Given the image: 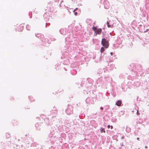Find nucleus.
<instances>
[{
  "label": "nucleus",
  "instance_id": "obj_1",
  "mask_svg": "<svg viewBox=\"0 0 149 149\" xmlns=\"http://www.w3.org/2000/svg\"><path fill=\"white\" fill-rule=\"evenodd\" d=\"M102 44L106 48H107L109 46V43L106 40L105 38L102 39L101 41Z\"/></svg>",
  "mask_w": 149,
  "mask_h": 149
},
{
  "label": "nucleus",
  "instance_id": "obj_2",
  "mask_svg": "<svg viewBox=\"0 0 149 149\" xmlns=\"http://www.w3.org/2000/svg\"><path fill=\"white\" fill-rule=\"evenodd\" d=\"M102 29L100 28L98 29L97 31L95 32V33L96 36L97 34H100L102 32Z\"/></svg>",
  "mask_w": 149,
  "mask_h": 149
},
{
  "label": "nucleus",
  "instance_id": "obj_3",
  "mask_svg": "<svg viewBox=\"0 0 149 149\" xmlns=\"http://www.w3.org/2000/svg\"><path fill=\"white\" fill-rule=\"evenodd\" d=\"M121 104V101L120 100H118L116 103V104L118 106H120Z\"/></svg>",
  "mask_w": 149,
  "mask_h": 149
},
{
  "label": "nucleus",
  "instance_id": "obj_4",
  "mask_svg": "<svg viewBox=\"0 0 149 149\" xmlns=\"http://www.w3.org/2000/svg\"><path fill=\"white\" fill-rule=\"evenodd\" d=\"M19 27L20 28V30H19V29H18V31H22L23 29V26L22 25H21L19 26Z\"/></svg>",
  "mask_w": 149,
  "mask_h": 149
},
{
  "label": "nucleus",
  "instance_id": "obj_5",
  "mask_svg": "<svg viewBox=\"0 0 149 149\" xmlns=\"http://www.w3.org/2000/svg\"><path fill=\"white\" fill-rule=\"evenodd\" d=\"M104 129L102 128V127H101L100 129V130L101 131V133H102V132H103L104 133L105 132V131L104 130Z\"/></svg>",
  "mask_w": 149,
  "mask_h": 149
},
{
  "label": "nucleus",
  "instance_id": "obj_6",
  "mask_svg": "<svg viewBox=\"0 0 149 149\" xmlns=\"http://www.w3.org/2000/svg\"><path fill=\"white\" fill-rule=\"evenodd\" d=\"M104 47H102L100 49V52L102 53L104 52Z\"/></svg>",
  "mask_w": 149,
  "mask_h": 149
},
{
  "label": "nucleus",
  "instance_id": "obj_7",
  "mask_svg": "<svg viewBox=\"0 0 149 149\" xmlns=\"http://www.w3.org/2000/svg\"><path fill=\"white\" fill-rule=\"evenodd\" d=\"M93 29V30L95 32L96 31H97V28L96 27H94L93 26L92 28Z\"/></svg>",
  "mask_w": 149,
  "mask_h": 149
},
{
  "label": "nucleus",
  "instance_id": "obj_8",
  "mask_svg": "<svg viewBox=\"0 0 149 149\" xmlns=\"http://www.w3.org/2000/svg\"><path fill=\"white\" fill-rule=\"evenodd\" d=\"M6 136H7L8 138H9L10 137V135L8 134L6 135Z\"/></svg>",
  "mask_w": 149,
  "mask_h": 149
},
{
  "label": "nucleus",
  "instance_id": "obj_9",
  "mask_svg": "<svg viewBox=\"0 0 149 149\" xmlns=\"http://www.w3.org/2000/svg\"><path fill=\"white\" fill-rule=\"evenodd\" d=\"M74 12V15H77V12H75V11Z\"/></svg>",
  "mask_w": 149,
  "mask_h": 149
},
{
  "label": "nucleus",
  "instance_id": "obj_10",
  "mask_svg": "<svg viewBox=\"0 0 149 149\" xmlns=\"http://www.w3.org/2000/svg\"><path fill=\"white\" fill-rule=\"evenodd\" d=\"M78 9V8H76L74 10V11L73 12H74L75 11H76V10H77Z\"/></svg>",
  "mask_w": 149,
  "mask_h": 149
},
{
  "label": "nucleus",
  "instance_id": "obj_11",
  "mask_svg": "<svg viewBox=\"0 0 149 149\" xmlns=\"http://www.w3.org/2000/svg\"><path fill=\"white\" fill-rule=\"evenodd\" d=\"M110 127H111V126L110 125H108L107 126V127L108 128H110Z\"/></svg>",
  "mask_w": 149,
  "mask_h": 149
},
{
  "label": "nucleus",
  "instance_id": "obj_12",
  "mask_svg": "<svg viewBox=\"0 0 149 149\" xmlns=\"http://www.w3.org/2000/svg\"><path fill=\"white\" fill-rule=\"evenodd\" d=\"M137 114L138 115H139V113L138 112V110L137 111Z\"/></svg>",
  "mask_w": 149,
  "mask_h": 149
},
{
  "label": "nucleus",
  "instance_id": "obj_13",
  "mask_svg": "<svg viewBox=\"0 0 149 149\" xmlns=\"http://www.w3.org/2000/svg\"><path fill=\"white\" fill-rule=\"evenodd\" d=\"M113 128V126H111V129H112Z\"/></svg>",
  "mask_w": 149,
  "mask_h": 149
},
{
  "label": "nucleus",
  "instance_id": "obj_14",
  "mask_svg": "<svg viewBox=\"0 0 149 149\" xmlns=\"http://www.w3.org/2000/svg\"><path fill=\"white\" fill-rule=\"evenodd\" d=\"M145 148H148V147H147V146H145Z\"/></svg>",
  "mask_w": 149,
  "mask_h": 149
},
{
  "label": "nucleus",
  "instance_id": "obj_15",
  "mask_svg": "<svg viewBox=\"0 0 149 149\" xmlns=\"http://www.w3.org/2000/svg\"><path fill=\"white\" fill-rule=\"evenodd\" d=\"M137 140H139V138H138H138H137Z\"/></svg>",
  "mask_w": 149,
  "mask_h": 149
},
{
  "label": "nucleus",
  "instance_id": "obj_16",
  "mask_svg": "<svg viewBox=\"0 0 149 149\" xmlns=\"http://www.w3.org/2000/svg\"><path fill=\"white\" fill-rule=\"evenodd\" d=\"M110 54H111V55H112V52H111V53H110Z\"/></svg>",
  "mask_w": 149,
  "mask_h": 149
},
{
  "label": "nucleus",
  "instance_id": "obj_17",
  "mask_svg": "<svg viewBox=\"0 0 149 149\" xmlns=\"http://www.w3.org/2000/svg\"><path fill=\"white\" fill-rule=\"evenodd\" d=\"M101 109H103V108H102V107H101Z\"/></svg>",
  "mask_w": 149,
  "mask_h": 149
},
{
  "label": "nucleus",
  "instance_id": "obj_18",
  "mask_svg": "<svg viewBox=\"0 0 149 149\" xmlns=\"http://www.w3.org/2000/svg\"><path fill=\"white\" fill-rule=\"evenodd\" d=\"M71 113H69V114H69V115H70V114H71Z\"/></svg>",
  "mask_w": 149,
  "mask_h": 149
},
{
  "label": "nucleus",
  "instance_id": "obj_19",
  "mask_svg": "<svg viewBox=\"0 0 149 149\" xmlns=\"http://www.w3.org/2000/svg\"><path fill=\"white\" fill-rule=\"evenodd\" d=\"M108 26L109 27V26L108 25Z\"/></svg>",
  "mask_w": 149,
  "mask_h": 149
},
{
  "label": "nucleus",
  "instance_id": "obj_20",
  "mask_svg": "<svg viewBox=\"0 0 149 149\" xmlns=\"http://www.w3.org/2000/svg\"><path fill=\"white\" fill-rule=\"evenodd\" d=\"M68 110L67 111V112H68Z\"/></svg>",
  "mask_w": 149,
  "mask_h": 149
}]
</instances>
